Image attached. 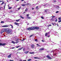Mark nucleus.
<instances>
[{"label":"nucleus","instance_id":"nucleus-50","mask_svg":"<svg viewBox=\"0 0 61 61\" xmlns=\"http://www.w3.org/2000/svg\"><path fill=\"white\" fill-rule=\"evenodd\" d=\"M42 42H44V41L43 40H42Z\"/></svg>","mask_w":61,"mask_h":61},{"label":"nucleus","instance_id":"nucleus-60","mask_svg":"<svg viewBox=\"0 0 61 61\" xmlns=\"http://www.w3.org/2000/svg\"><path fill=\"white\" fill-rule=\"evenodd\" d=\"M27 5H29V3H28V4H27Z\"/></svg>","mask_w":61,"mask_h":61},{"label":"nucleus","instance_id":"nucleus-34","mask_svg":"<svg viewBox=\"0 0 61 61\" xmlns=\"http://www.w3.org/2000/svg\"><path fill=\"white\" fill-rule=\"evenodd\" d=\"M20 47V46H18L16 47V48H18V47Z\"/></svg>","mask_w":61,"mask_h":61},{"label":"nucleus","instance_id":"nucleus-19","mask_svg":"<svg viewBox=\"0 0 61 61\" xmlns=\"http://www.w3.org/2000/svg\"><path fill=\"white\" fill-rule=\"evenodd\" d=\"M22 48H23L22 47L21 48H20V49H18V50H21V49H22Z\"/></svg>","mask_w":61,"mask_h":61},{"label":"nucleus","instance_id":"nucleus-18","mask_svg":"<svg viewBox=\"0 0 61 61\" xmlns=\"http://www.w3.org/2000/svg\"><path fill=\"white\" fill-rule=\"evenodd\" d=\"M27 10H28V9H27V8L25 9V11L26 12V11H27Z\"/></svg>","mask_w":61,"mask_h":61},{"label":"nucleus","instance_id":"nucleus-16","mask_svg":"<svg viewBox=\"0 0 61 61\" xmlns=\"http://www.w3.org/2000/svg\"><path fill=\"white\" fill-rule=\"evenodd\" d=\"M20 17L22 18V19H24V17L22 16H20Z\"/></svg>","mask_w":61,"mask_h":61},{"label":"nucleus","instance_id":"nucleus-24","mask_svg":"<svg viewBox=\"0 0 61 61\" xmlns=\"http://www.w3.org/2000/svg\"><path fill=\"white\" fill-rule=\"evenodd\" d=\"M31 60H32V59H28V61H31Z\"/></svg>","mask_w":61,"mask_h":61},{"label":"nucleus","instance_id":"nucleus-1","mask_svg":"<svg viewBox=\"0 0 61 61\" xmlns=\"http://www.w3.org/2000/svg\"><path fill=\"white\" fill-rule=\"evenodd\" d=\"M39 28L38 27H35V26H32L30 27H29L27 29V30H34V29H37L38 30Z\"/></svg>","mask_w":61,"mask_h":61},{"label":"nucleus","instance_id":"nucleus-46","mask_svg":"<svg viewBox=\"0 0 61 61\" xmlns=\"http://www.w3.org/2000/svg\"><path fill=\"white\" fill-rule=\"evenodd\" d=\"M25 39H23V40H22L21 41H24L25 40Z\"/></svg>","mask_w":61,"mask_h":61},{"label":"nucleus","instance_id":"nucleus-56","mask_svg":"<svg viewBox=\"0 0 61 61\" xmlns=\"http://www.w3.org/2000/svg\"><path fill=\"white\" fill-rule=\"evenodd\" d=\"M34 9V8H32V9L33 10Z\"/></svg>","mask_w":61,"mask_h":61},{"label":"nucleus","instance_id":"nucleus-37","mask_svg":"<svg viewBox=\"0 0 61 61\" xmlns=\"http://www.w3.org/2000/svg\"><path fill=\"white\" fill-rule=\"evenodd\" d=\"M38 7V6H37L36 7V8L37 9V8Z\"/></svg>","mask_w":61,"mask_h":61},{"label":"nucleus","instance_id":"nucleus-2","mask_svg":"<svg viewBox=\"0 0 61 61\" xmlns=\"http://www.w3.org/2000/svg\"><path fill=\"white\" fill-rule=\"evenodd\" d=\"M6 30H7V32L9 33L10 32V31H11V29H6Z\"/></svg>","mask_w":61,"mask_h":61},{"label":"nucleus","instance_id":"nucleus-55","mask_svg":"<svg viewBox=\"0 0 61 61\" xmlns=\"http://www.w3.org/2000/svg\"><path fill=\"white\" fill-rule=\"evenodd\" d=\"M5 6H4V9H5Z\"/></svg>","mask_w":61,"mask_h":61},{"label":"nucleus","instance_id":"nucleus-39","mask_svg":"<svg viewBox=\"0 0 61 61\" xmlns=\"http://www.w3.org/2000/svg\"><path fill=\"white\" fill-rule=\"evenodd\" d=\"M17 40H20V39H19V38H18L17 39Z\"/></svg>","mask_w":61,"mask_h":61},{"label":"nucleus","instance_id":"nucleus-11","mask_svg":"<svg viewBox=\"0 0 61 61\" xmlns=\"http://www.w3.org/2000/svg\"><path fill=\"white\" fill-rule=\"evenodd\" d=\"M14 24H15V25H18L19 24V23H17L15 22Z\"/></svg>","mask_w":61,"mask_h":61},{"label":"nucleus","instance_id":"nucleus-62","mask_svg":"<svg viewBox=\"0 0 61 61\" xmlns=\"http://www.w3.org/2000/svg\"><path fill=\"white\" fill-rule=\"evenodd\" d=\"M19 61H22V60H20Z\"/></svg>","mask_w":61,"mask_h":61},{"label":"nucleus","instance_id":"nucleus-26","mask_svg":"<svg viewBox=\"0 0 61 61\" xmlns=\"http://www.w3.org/2000/svg\"><path fill=\"white\" fill-rule=\"evenodd\" d=\"M30 54H34V52H30Z\"/></svg>","mask_w":61,"mask_h":61},{"label":"nucleus","instance_id":"nucleus-28","mask_svg":"<svg viewBox=\"0 0 61 61\" xmlns=\"http://www.w3.org/2000/svg\"><path fill=\"white\" fill-rule=\"evenodd\" d=\"M23 50V51H25V48H24Z\"/></svg>","mask_w":61,"mask_h":61},{"label":"nucleus","instance_id":"nucleus-40","mask_svg":"<svg viewBox=\"0 0 61 61\" xmlns=\"http://www.w3.org/2000/svg\"><path fill=\"white\" fill-rule=\"evenodd\" d=\"M6 5V3H5L4 6H5Z\"/></svg>","mask_w":61,"mask_h":61},{"label":"nucleus","instance_id":"nucleus-48","mask_svg":"<svg viewBox=\"0 0 61 61\" xmlns=\"http://www.w3.org/2000/svg\"><path fill=\"white\" fill-rule=\"evenodd\" d=\"M56 2V0L54 2V3H55V2Z\"/></svg>","mask_w":61,"mask_h":61},{"label":"nucleus","instance_id":"nucleus-13","mask_svg":"<svg viewBox=\"0 0 61 61\" xmlns=\"http://www.w3.org/2000/svg\"><path fill=\"white\" fill-rule=\"evenodd\" d=\"M34 58H35V59H39V58L35 57H34Z\"/></svg>","mask_w":61,"mask_h":61},{"label":"nucleus","instance_id":"nucleus-49","mask_svg":"<svg viewBox=\"0 0 61 61\" xmlns=\"http://www.w3.org/2000/svg\"><path fill=\"white\" fill-rule=\"evenodd\" d=\"M30 18V17H28V19H29V18Z\"/></svg>","mask_w":61,"mask_h":61},{"label":"nucleus","instance_id":"nucleus-7","mask_svg":"<svg viewBox=\"0 0 61 61\" xmlns=\"http://www.w3.org/2000/svg\"><path fill=\"white\" fill-rule=\"evenodd\" d=\"M11 55L12 54H10L9 56H8V58H10L11 57Z\"/></svg>","mask_w":61,"mask_h":61},{"label":"nucleus","instance_id":"nucleus-31","mask_svg":"<svg viewBox=\"0 0 61 61\" xmlns=\"http://www.w3.org/2000/svg\"><path fill=\"white\" fill-rule=\"evenodd\" d=\"M1 23H4V21H1Z\"/></svg>","mask_w":61,"mask_h":61},{"label":"nucleus","instance_id":"nucleus-47","mask_svg":"<svg viewBox=\"0 0 61 61\" xmlns=\"http://www.w3.org/2000/svg\"><path fill=\"white\" fill-rule=\"evenodd\" d=\"M1 10H2L3 9V8L2 7V8H1Z\"/></svg>","mask_w":61,"mask_h":61},{"label":"nucleus","instance_id":"nucleus-44","mask_svg":"<svg viewBox=\"0 0 61 61\" xmlns=\"http://www.w3.org/2000/svg\"><path fill=\"white\" fill-rule=\"evenodd\" d=\"M18 43V42L17 41V42H15V43L17 44V43Z\"/></svg>","mask_w":61,"mask_h":61},{"label":"nucleus","instance_id":"nucleus-35","mask_svg":"<svg viewBox=\"0 0 61 61\" xmlns=\"http://www.w3.org/2000/svg\"><path fill=\"white\" fill-rule=\"evenodd\" d=\"M52 25H54V23H52Z\"/></svg>","mask_w":61,"mask_h":61},{"label":"nucleus","instance_id":"nucleus-8","mask_svg":"<svg viewBox=\"0 0 61 61\" xmlns=\"http://www.w3.org/2000/svg\"><path fill=\"white\" fill-rule=\"evenodd\" d=\"M49 33H50V32H49L47 33H46L45 35L46 36H47V34H49Z\"/></svg>","mask_w":61,"mask_h":61},{"label":"nucleus","instance_id":"nucleus-59","mask_svg":"<svg viewBox=\"0 0 61 61\" xmlns=\"http://www.w3.org/2000/svg\"><path fill=\"white\" fill-rule=\"evenodd\" d=\"M3 1H0V2H3Z\"/></svg>","mask_w":61,"mask_h":61},{"label":"nucleus","instance_id":"nucleus-12","mask_svg":"<svg viewBox=\"0 0 61 61\" xmlns=\"http://www.w3.org/2000/svg\"><path fill=\"white\" fill-rule=\"evenodd\" d=\"M12 43H13V44H15V42H14V41H12Z\"/></svg>","mask_w":61,"mask_h":61},{"label":"nucleus","instance_id":"nucleus-58","mask_svg":"<svg viewBox=\"0 0 61 61\" xmlns=\"http://www.w3.org/2000/svg\"><path fill=\"white\" fill-rule=\"evenodd\" d=\"M49 26H51V25L50 24L49 25Z\"/></svg>","mask_w":61,"mask_h":61},{"label":"nucleus","instance_id":"nucleus-14","mask_svg":"<svg viewBox=\"0 0 61 61\" xmlns=\"http://www.w3.org/2000/svg\"><path fill=\"white\" fill-rule=\"evenodd\" d=\"M10 25L11 26L12 28H14V27H13V25H11L10 24Z\"/></svg>","mask_w":61,"mask_h":61},{"label":"nucleus","instance_id":"nucleus-57","mask_svg":"<svg viewBox=\"0 0 61 61\" xmlns=\"http://www.w3.org/2000/svg\"><path fill=\"white\" fill-rule=\"evenodd\" d=\"M45 10V11H46V10Z\"/></svg>","mask_w":61,"mask_h":61},{"label":"nucleus","instance_id":"nucleus-20","mask_svg":"<svg viewBox=\"0 0 61 61\" xmlns=\"http://www.w3.org/2000/svg\"><path fill=\"white\" fill-rule=\"evenodd\" d=\"M22 6H25V4H22Z\"/></svg>","mask_w":61,"mask_h":61},{"label":"nucleus","instance_id":"nucleus-43","mask_svg":"<svg viewBox=\"0 0 61 61\" xmlns=\"http://www.w3.org/2000/svg\"><path fill=\"white\" fill-rule=\"evenodd\" d=\"M54 23V25H56V23Z\"/></svg>","mask_w":61,"mask_h":61},{"label":"nucleus","instance_id":"nucleus-9","mask_svg":"<svg viewBox=\"0 0 61 61\" xmlns=\"http://www.w3.org/2000/svg\"><path fill=\"white\" fill-rule=\"evenodd\" d=\"M31 46L32 48H34V47H35V45H32Z\"/></svg>","mask_w":61,"mask_h":61},{"label":"nucleus","instance_id":"nucleus-38","mask_svg":"<svg viewBox=\"0 0 61 61\" xmlns=\"http://www.w3.org/2000/svg\"><path fill=\"white\" fill-rule=\"evenodd\" d=\"M57 19H56L55 20V22H57Z\"/></svg>","mask_w":61,"mask_h":61},{"label":"nucleus","instance_id":"nucleus-64","mask_svg":"<svg viewBox=\"0 0 61 61\" xmlns=\"http://www.w3.org/2000/svg\"><path fill=\"white\" fill-rule=\"evenodd\" d=\"M7 2H8V0H7Z\"/></svg>","mask_w":61,"mask_h":61},{"label":"nucleus","instance_id":"nucleus-17","mask_svg":"<svg viewBox=\"0 0 61 61\" xmlns=\"http://www.w3.org/2000/svg\"><path fill=\"white\" fill-rule=\"evenodd\" d=\"M20 20V19H19L18 20H16V22H18V21H19Z\"/></svg>","mask_w":61,"mask_h":61},{"label":"nucleus","instance_id":"nucleus-33","mask_svg":"<svg viewBox=\"0 0 61 61\" xmlns=\"http://www.w3.org/2000/svg\"><path fill=\"white\" fill-rule=\"evenodd\" d=\"M61 19V18L60 17H59L58 18V19H59V20H60V19Z\"/></svg>","mask_w":61,"mask_h":61},{"label":"nucleus","instance_id":"nucleus-22","mask_svg":"<svg viewBox=\"0 0 61 61\" xmlns=\"http://www.w3.org/2000/svg\"><path fill=\"white\" fill-rule=\"evenodd\" d=\"M21 7H20L19 8H18V10H20V9H21Z\"/></svg>","mask_w":61,"mask_h":61},{"label":"nucleus","instance_id":"nucleus-52","mask_svg":"<svg viewBox=\"0 0 61 61\" xmlns=\"http://www.w3.org/2000/svg\"><path fill=\"white\" fill-rule=\"evenodd\" d=\"M15 41H18V40H17H17H15Z\"/></svg>","mask_w":61,"mask_h":61},{"label":"nucleus","instance_id":"nucleus-54","mask_svg":"<svg viewBox=\"0 0 61 61\" xmlns=\"http://www.w3.org/2000/svg\"><path fill=\"white\" fill-rule=\"evenodd\" d=\"M29 16V14H28L27 15V16Z\"/></svg>","mask_w":61,"mask_h":61},{"label":"nucleus","instance_id":"nucleus-5","mask_svg":"<svg viewBox=\"0 0 61 61\" xmlns=\"http://www.w3.org/2000/svg\"><path fill=\"white\" fill-rule=\"evenodd\" d=\"M2 26L3 27H8V25H4Z\"/></svg>","mask_w":61,"mask_h":61},{"label":"nucleus","instance_id":"nucleus-41","mask_svg":"<svg viewBox=\"0 0 61 61\" xmlns=\"http://www.w3.org/2000/svg\"><path fill=\"white\" fill-rule=\"evenodd\" d=\"M45 12H46V13H47V11H44V13H45Z\"/></svg>","mask_w":61,"mask_h":61},{"label":"nucleus","instance_id":"nucleus-4","mask_svg":"<svg viewBox=\"0 0 61 61\" xmlns=\"http://www.w3.org/2000/svg\"><path fill=\"white\" fill-rule=\"evenodd\" d=\"M44 50V49L43 48H41L39 49V51H43V50Z\"/></svg>","mask_w":61,"mask_h":61},{"label":"nucleus","instance_id":"nucleus-10","mask_svg":"<svg viewBox=\"0 0 61 61\" xmlns=\"http://www.w3.org/2000/svg\"><path fill=\"white\" fill-rule=\"evenodd\" d=\"M28 52H29V51H25L24 52V53L25 54H27V53H28Z\"/></svg>","mask_w":61,"mask_h":61},{"label":"nucleus","instance_id":"nucleus-29","mask_svg":"<svg viewBox=\"0 0 61 61\" xmlns=\"http://www.w3.org/2000/svg\"><path fill=\"white\" fill-rule=\"evenodd\" d=\"M1 8H3V7H0V10H2V9H1Z\"/></svg>","mask_w":61,"mask_h":61},{"label":"nucleus","instance_id":"nucleus-23","mask_svg":"<svg viewBox=\"0 0 61 61\" xmlns=\"http://www.w3.org/2000/svg\"><path fill=\"white\" fill-rule=\"evenodd\" d=\"M3 31H4V32L6 30V29H3Z\"/></svg>","mask_w":61,"mask_h":61},{"label":"nucleus","instance_id":"nucleus-42","mask_svg":"<svg viewBox=\"0 0 61 61\" xmlns=\"http://www.w3.org/2000/svg\"><path fill=\"white\" fill-rule=\"evenodd\" d=\"M33 35H32L30 36V37H32V36H33Z\"/></svg>","mask_w":61,"mask_h":61},{"label":"nucleus","instance_id":"nucleus-21","mask_svg":"<svg viewBox=\"0 0 61 61\" xmlns=\"http://www.w3.org/2000/svg\"><path fill=\"white\" fill-rule=\"evenodd\" d=\"M3 32H4V30H2L1 31V33H3Z\"/></svg>","mask_w":61,"mask_h":61},{"label":"nucleus","instance_id":"nucleus-45","mask_svg":"<svg viewBox=\"0 0 61 61\" xmlns=\"http://www.w3.org/2000/svg\"><path fill=\"white\" fill-rule=\"evenodd\" d=\"M9 61H14V60H10Z\"/></svg>","mask_w":61,"mask_h":61},{"label":"nucleus","instance_id":"nucleus-15","mask_svg":"<svg viewBox=\"0 0 61 61\" xmlns=\"http://www.w3.org/2000/svg\"><path fill=\"white\" fill-rule=\"evenodd\" d=\"M5 4V2L3 1L2 2V3L1 4V5H3V4Z\"/></svg>","mask_w":61,"mask_h":61},{"label":"nucleus","instance_id":"nucleus-51","mask_svg":"<svg viewBox=\"0 0 61 61\" xmlns=\"http://www.w3.org/2000/svg\"><path fill=\"white\" fill-rule=\"evenodd\" d=\"M15 48V47H13L12 48V49H14Z\"/></svg>","mask_w":61,"mask_h":61},{"label":"nucleus","instance_id":"nucleus-6","mask_svg":"<svg viewBox=\"0 0 61 61\" xmlns=\"http://www.w3.org/2000/svg\"><path fill=\"white\" fill-rule=\"evenodd\" d=\"M46 57L48 58L49 59H52V58H51L50 56H49L48 55H47V56H46Z\"/></svg>","mask_w":61,"mask_h":61},{"label":"nucleus","instance_id":"nucleus-32","mask_svg":"<svg viewBox=\"0 0 61 61\" xmlns=\"http://www.w3.org/2000/svg\"><path fill=\"white\" fill-rule=\"evenodd\" d=\"M59 13V11H57L56 12V13Z\"/></svg>","mask_w":61,"mask_h":61},{"label":"nucleus","instance_id":"nucleus-63","mask_svg":"<svg viewBox=\"0 0 61 61\" xmlns=\"http://www.w3.org/2000/svg\"><path fill=\"white\" fill-rule=\"evenodd\" d=\"M23 61H26V60H24Z\"/></svg>","mask_w":61,"mask_h":61},{"label":"nucleus","instance_id":"nucleus-53","mask_svg":"<svg viewBox=\"0 0 61 61\" xmlns=\"http://www.w3.org/2000/svg\"><path fill=\"white\" fill-rule=\"evenodd\" d=\"M24 1V0H21V2H23V1Z\"/></svg>","mask_w":61,"mask_h":61},{"label":"nucleus","instance_id":"nucleus-36","mask_svg":"<svg viewBox=\"0 0 61 61\" xmlns=\"http://www.w3.org/2000/svg\"><path fill=\"white\" fill-rule=\"evenodd\" d=\"M35 41H37V39H35Z\"/></svg>","mask_w":61,"mask_h":61},{"label":"nucleus","instance_id":"nucleus-27","mask_svg":"<svg viewBox=\"0 0 61 61\" xmlns=\"http://www.w3.org/2000/svg\"><path fill=\"white\" fill-rule=\"evenodd\" d=\"M12 7H10L9 8V9H12Z\"/></svg>","mask_w":61,"mask_h":61},{"label":"nucleus","instance_id":"nucleus-30","mask_svg":"<svg viewBox=\"0 0 61 61\" xmlns=\"http://www.w3.org/2000/svg\"><path fill=\"white\" fill-rule=\"evenodd\" d=\"M61 22V20H60L58 21V23H60V22Z\"/></svg>","mask_w":61,"mask_h":61},{"label":"nucleus","instance_id":"nucleus-3","mask_svg":"<svg viewBox=\"0 0 61 61\" xmlns=\"http://www.w3.org/2000/svg\"><path fill=\"white\" fill-rule=\"evenodd\" d=\"M6 45V43H0V46H5Z\"/></svg>","mask_w":61,"mask_h":61},{"label":"nucleus","instance_id":"nucleus-61","mask_svg":"<svg viewBox=\"0 0 61 61\" xmlns=\"http://www.w3.org/2000/svg\"><path fill=\"white\" fill-rule=\"evenodd\" d=\"M37 46H40V45H38Z\"/></svg>","mask_w":61,"mask_h":61},{"label":"nucleus","instance_id":"nucleus-25","mask_svg":"<svg viewBox=\"0 0 61 61\" xmlns=\"http://www.w3.org/2000/svg\"><path fill=\"white\" fill-rule=\"evenodd\" d=\"M41 18H42V19H44V17L43 16H42L41 17Z\"/></svg>","mask_w":61,"mask_h":61}]
</instances>
